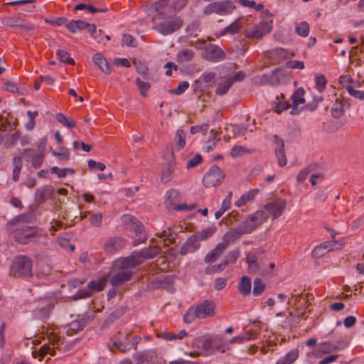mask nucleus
I'll return each instance as SVG.
<instances>
[{"label": "nucleus", "instance_id": "c85d7f7f", "mask_svg": "<svg viewBox=\"0 0 364 364\" xmlns=\"http://www.w3.org/2000/svg\"><path fill=\"white\" fill-rule=\"evenodd\" d=\"M88 23L83 20H73L66 23L67 28L73 33H75L78 31L86 29Z\"/></svg>", "mask_w": 364, "mask_h": 364}, {"label": "nucleus", "instance_id": "bb28decb", "mask_svg": "<svg viewBox=\"0 0 364 364\" xmlns=\"http://www.w3.org/2000/svg\"><path fill=\"white\" fill-rule=\"evenodd\" d=\"M331 244L330 242H325L324 243L316 246L312 251V256L314 258H320L326 255L331 250Z\"/></svg>", "mask_w": 364, "mask_h": 364}, {"label": "nucleus", "instance_id": "39448f33", "mask_svg": "<svg viewBox=\"0 0 364 364\" xmlns=\"http://www.w3.org/2000/svg\"><path fill=\"white\" fill-rule=\"evenodd\" d=\"M266 20L260 23L247 28L245 31V36L248 38H261L267 33H269L272 28V16L266 12Z\"/></svg>", "mask_w": 364, "mask_h": 364}, {"label": "nucleus", "instance_id": "4d7b16f0", "mask_svg": "<svg viewBox=\"0 0 364 364\" xmlns=\"http://www.w3.org/2000/svg\"><path fill=\"white\" fill-rule=\"evenodd\" d=\"M226 267H227V264L223 260V261H221L220 263H219L216 265H213L211 267L206 269L205 272L207 274H213L215 272H220L223 271Z\"/></svg>", "mask_w": 364, "mask_h": 364}, {"label": "nucleus", "instance_id": "13d9d810", "mask_svg": "<svg viewBox=\"0 0 364 364\" xmlns=\"http://www.w3.org/2000/svg\"><path fill=\"white\" fill-rule=\"evenodd\" d=\"M346 89L348 90V93L354 97L355 98L359 100L364 99V91L355 90L351 85H347Z\"/></svg>", "mask_w": 364, "mask_h": 364}, {"label": "nucleus", "instance_id": "338daca9", "mask_svg": "<svg viewBox=\"0 0 364 364\" xmlns=\"http://www.w3.org/2000/svg\"><path fill=\"white\" fill-rule=\"evenodd\" d=\"M327 80L324 75H320L316 77V85L319 92H322L326 87Z\"/></svg>", "mask_w": 364, "mask_h": 364}, {"label": "nucleus", "instance_id": "423d86ee", "mask_svg": "<svg viewBox=\"0 0 364 364\" xmlns=\"http://www.w3.org/2000/svg\"><path fill=\"white\" fill-rule=\"evenodd\" d=\"M183 21L179 16H170L156 24L153 28L164 36L170 35L178 31Z\"/></svg>", "mask_w": 364, "mask_h": 364}, {"label": "nucleus", "instance_id": "b1692460", "mask_svg": "<svg viewBox=\"0 0 364 364\" xmlns=\"http://www.w3.org/2000/svg\"><path fill=\"white\" fill-rule=\"evenodd\" d=\"M277 147L275 149V154L277 157V162L279 166H284L287 163V156L284 151V144L282 139L276 136Z\"/></svg>", "mask_w": 364, "mask_h": 364}, {"label": "nucleus", "instance_id": "f8f14e48", "mask_svg": "<svg viewBox=\"0 0 364 364\" xmlns=\"http://www.w3.org/2000/svg\"><path fill=\"white\" fill-rule=\"evenodd\" d=\"M143 262L137 252H134L129 257L122 259L120 261L119 268L127 271L132 272V269Z\"/></svg>", "mask_w": 364, "mask_h": 364}, {"label": "nucleus", "instance_id": "de8ad7c7", "mask_svg": "<svg viewBox=\"0 0 364 364\" xmlns=\"http://www.w3.org/2000/svg\"><path fill=\"white\" fill-rule=\"evenodd\" d=\"M173 169V165L169 163L167 167L162 171L161 177V182L166 183L171 181Z\"/></svg>", "mask_w": 364, "mask_h": 364}, {"label": "nucleus", "instance_id": "c9c22d12", "mask_svg": "<svg viewBox=\"0 0 364 364\" xmlns=\"http://www.w3.org/2000/svg\"><path fill=\"white\" fill-rule=\"evenodd\" d=\"M180 196V193L176 189H171L167 192L166 204L168 208H172L176 204L175 202Z\"/></svg>", "mask_w": 364, "mask_h": 364}, {"label": "nucleus", "instance_id": "2f4dec72", "mask_svg": "<svg viewBox=\"0 0 364 364\" xmlns=\"http://www.w3.org/2000/svg\"><path fill=\"white\" fill-rule=\"evenodd\" d=\"M299 356V350L293 349L281 358L276 364H291Z\"/></svg>", "mask_w": 364, "mask_h": 364}, {"label": "nucleus", "instance_id": "603ef678", "mask_svg": "<svg viewBox=\"0 0 364 364\" xmlns=\"http://www.w3.org/2000/svg\"><path fill=\"white\" fill-rule=\"evenodd\" d=\"M296 33L303 37H306L309 33V26L306 22H301L296 27Z\"/></svg>", "mask_w": 364, "mask_h": 364}, {"label": "nucleus", "instance_id": "4468645a", "mask_svg": "<svg viewBox=\"0 0 364 364\" xmlns=\"http://www.w3.org/2000/svg\"><path fill=\"white\" fill-rule=\"evenodd\" d=\"M132 228L135 232L136 238L134 240L133 245L136 246L140 243L144 242L147 237L144 232V228L143 225L136 219L132 218L131 220Z\"/></svg>", "mask_w": 364, "mask_h": 364}, {"label": "nucleus", "instance_id": "f3484780", "mask_svg": "<svg viewBox=\"0 0 364 364\" xmlns=\"http://www.w3.org/2000/svg\"><path fill=\"white\" fill-rule=\"evenodd\" d=\"M170 0H157L150 8L151 11L156 13L153 19H159L167 14L168 5Z\"/></svg>", "mask_w": 364, "mask_h": 364}, {"label": "nucleus", "instance_id": "6e6d98bb", "mask_svg": "<svg viewBox=\"0 0 364 364\" xmlns=\"http://www.w3.org/2000/svg\"><path fill=\"white\" fill-rule=\"evenodd\" d=\"M136 85L139 87V89L141 90V95L143 97L146 96V91L150 87V84L149 82H145L141 80L139 77H137L136 80Z\"/></svg>", "mask_w": 364, "mask_h": 364}, {"label": "nucleus", "instance_id": "5701e85b", "mask_svg": "<svg viewBox=\"0 0 364 364\" xmlns=\"http://www.w3.org/2000/svg\"><path fill=\"white\" fill-rule=\"evenodd\" d=\"M226 248L220 242L217 246L208 252L204 257L205 263H213L223 254Z\"/></svg>", "mask_w": 364, "mask_h": 364}, {"label": "nucleus", "instance_id": "412c9836", "mask_svg": "<svg viewBox=\"0 0 364 364\" xmlns=\"http://www.w3.org/2000/svg\"><path fill=\"white\" fill-rule=\"evenodd\" d=\"M54 193V188L50 186H46L36 190V200L38 203L46 202L52 198Z\"/></svg>", "mask_w": 364, "mask_h": 364}, {"label": "nucleus", "instance_id": "58836bf2", "mask_svg": "<svg viewBox=\"0 0 364 364\" xmlns=\"http://www.w3.org/2000/svg\"><path fill=\"white\" fill-rule=\"evenodd\" d=\"M200 22L193 21L186 28V33L191 36L197 37L200 31Z\"/></svg>", "mask_w": 364, "mask_h": 364}, {"label": "nucleus", "instance_id": "1a4fd4ad", "mask_svg": "<svg viewBox=\"0 0 364 364\" xmlns=\"http://www.w3.org/2000/svg\"><path fill=\"white\" fill-rule=\"evenodd\" d=\"M1 22L4 26L21 28L26 31L34 29L33 24L26 22L20 16H5L1 18Z\"/></svg>", "mask_w": 364, "mask_h": 364}, {"label": "nucleus", "instance_id": "cd10ccee", "mask_svg": "<svg viewBox=\"0 0 364 364\" xmlns=\"http://www.w3.org/2000/svg\"><path fill=\"white\" fill-rule=\"evenodd\" d=\"M176 56L178 63H185L193 60L195 57V52L188 48L181 49L178 51Z\"/></svg>", "mask_w": 364, "mask_h": 364}, {"label": "nucleus", "instance_id": "7ed1b4c3", "mask_svg": "<svg viewBox=\"0 0 364 364\" xmlns=\"http://www.w3.org/2000/svg\"><path fill=\"white\" fill-rule=\"evenodd\" d=\"M269 218L268 213L264 210L256 211L250 215L245 220L242 221L237 228L242 235L250 234L258 226L263 224Z\"/></svg>", "mask_w": 364, "mask_h": 364}, {"label": "nucleus", "instance_id": "393cba45", "mask_svg": "<svg viewBox=\"0 0 364 364\" xmlns=\"http://www.w3.org/2000/svg\"><path fill=\"white\" fill-rule=\"evenodd\" d=\"M32 220L33 216L30 213L21 214L9 221L6 227L26 225V223L31 222Z\"/></svg>", "mask_w": 364, "mask_h": 364}, {"label": "nucleus", "instance_id": "8fccbe9b", "mask_svg": "<svg viewBox=\"0 0 364 364\" xmlns=\"http://www.w3.org/2000/svg\"><path fill=\"white\" fill-rule=\"evenodd\" d=\"M56 119L60 124H62L63 126H65L69 129H73L76 125L75 122H74L71 120H69L67 118V117L65 114H63V113H58L56 114Z\"/></svg>", "mask_w": 364, "mask_h": 364}, {"label": "nucleus", "instance_id": "a211bd4d", "mask_svg": "<svg viewBox=\"0 0 364 364\" xmlns=\"http://www.w3.org/2000/svg\"><path fill=\"white\" fill-rule=\"evenodd\" d=\"M304 95V90L302 88H299L296 90L291 95V99L292 100V103L291 105V107L292 110L290 112L291 114H296L299 113V112L296 110L298 106L305 102V100L303 97Z\"/></svg>", "mask_w": 364, "mask_h": 364}, {"label": "nucleus", "instance_id": "3c124183", "mask_svg": "<svg viewBox=\"0 0 364 364\" xmlns=\"http://www.w3.org/2000/svg\"><path fill=\"white\" fill-rule=\"evenodd\" d=\"M209 128V125L207 123L200 124V125H196L193 126L190 129V132L192 134H196L197 133H201L202 134L205 135L207 134L208 130Z\"/></svg>", "mask_w": 364, "mask_h": 364}, {"label": "nucleus", "instance_id": "79ce46f5", "mask_svg": "<svg viewBox=\"0 0 364 364\" xmlns=\"http://www.w3.org/2000/svg\"><path fill=\"white\" fill-rule=\"evenodd\" d=\"M247 262L248 263L250 272H256L259 269V265L257 262V257L254 254H248L247 256Z\"/></svg>", "mask_w": 364, "mask_h": 364}, {"label": "nucleus", "instance_id": "0eeeda50", "mask_svg": "<svg viewBox=\"0 0 364 364\" xmlns=\"http://www.w3.org/2000/svg\"><path fill=\"white\" fill-rule=\"evenodd\" d=\"M235 6L230 0L212 2L208 4L203 9L204 15H210L213 14L218 15H227L235 9Z\"/></svg>", "mask_w": 364, "mask_h": 364}, {"label": "nucleus", "instance_id": "aec40b11", "mask_svg": "<svg viewBox=\"0 0 364 364\" xmlns=\"http://www.w3.org/2000/svg\"><path fill=\"white\" fill-rule=\"evenodd\" d=\"M349 107L348 102L342 97H336V102L331 108V114L335 118H340L344 114L345 107Z\"/></svg>", "mask_w": 364, "mask_h": 364}, {"label": "nucleus", "instance_id": "ea45409f", "mask_svg": "<svg viewBox=\"0 0 364 364\" xmlns=\"http://www.w3.org/2000/svg\"><path fill=\"white\" fill-rule=\"evenodd\" d=\"M232 83L233 80H229L228 79L225 80L224 82L218 83L215 89V93L218 95H223L225 94L228 91Z\"/></svg>", "mask_w": 364, "mask_h": 364}, {"label": "nucleus", "instance_id": "e2e57ef3", "mask_svg": "<svg viewBox=\"0 0 364 364\" xmlns=\"http://www.w3.org/2000/svg\"><path fill=\"white\" fill-rule=\"evenodd\" d=\"M102 221V215L101 213H97L91 215L90 218V224L95 227H100Z\"/></svg>", "mask_w": 364, "mask_h": 364}, {"label": "nucleus", "instance_id": "a19ab883", "mask_svg": "<svg viewBox=\"0 0 364 364\" xmlns=\"http://www.w3.org/2000/svg\"><path fill=\"white\" fill-rule=\"evenodd\" d=\"M75 10H82L86 9L90 13H96V12H107L109 11L108 8H102V9H97L92 5H87L82 3L78 4L75 7Z\"/></svg>", "mask_w": 364, "mask_h": 364}, {"label": "nucleus", "instance_id": "774afa93", "mask_svg": "<svg viewBox=\"0 0 364 364\" xmlns=\"http://www.w3.org/2000/svg\"><path fill=\"white\" fill-rule=\"evenodd\" d=\"M247 151V150L245 149V148H244L243 146H235L234 148H232V149L231 150V152H230V156L232 157H237V156H242V154H244L245 152Z\"/></svg>", "mask_w": 364, "mask_h": 364}, {"label": "nucleus", "instance_id": "6ab92c4d", "mask_svg": "<svg viewBox=\"0 0 364 364\" xmlns=\"http://www.w3.org/2000/svg\"><path fill=\"white\" fill-rule=\"evenodd\" d=\"M94 64L105 75L111 73V68L106 58L101 53H95L92 57Z\"/></svg>", "mask_w": 364, "mask_h": 364}, {"label": "nucleus", "instance_id": "f257e3e1", "mask_svg": "<svg viewBox=\"0 0 364 364\" xmlns=\"http://www.w3.org/2000/svg\"><path fill=\"white\" fill-rule=\"evenodd\" d=\"M8 233L18 244L28 245L36 242L43 236V232L38 226H11L6 227Z\"/></svg>", "mask_w": 364, "mask_h": 364}, {"label": "nucleus", "instance_id": "e433bc0d", "mask_svg": "<svg viewBox=\"0 0 364 364\" xmlns=\"http://www.w3.org/2000/svg\"><path fill=\"white\" fill-rule=\"evenodd\" d=\"M216 230L217 228L215 227H210L201 231L196 232L194 235L199 241L205 240L210 237L216 232Z\"/></svg>", "mask_w": 364, "mask_h": 364}, {"label": "nucleus", "instance_id": "37998d69", "mask_svg": "<svg viewBox=\"0 0 364 364\" xmlns=\"http://www.w3.org/2000/svg\"><path fill=\"white\" fill-rule=\"evenodd\" d=\"M240 256V250L238 249H235L230 252H228L225 257L223 261L225 262L227 266L230 264H235Z\"/></svg>", "mask_w": 364, "mask_h": 364}, {"label": "nucleus", "instance_id": "20e7f679", "mask_svg": "<svg viewBox=\"0 0 364 364\" xmlns=\"http://www.w3.org/2000/svg\"><path fill=\"white\" fill-rule=\"evenodd\" d=\"M11 272L21 277L32 276V260L30 257L21 255L16 257L11 266Z\"/></svg>", "mask_w": 364, "mask_h": 364}, {"label": "nucleus", "instance_id": "72a5a7b5", "mask_svg": "<svg viewBox=\"0 0 364 364\" xmlns=\"http://www.w3.org/2000/svg\"><path fill=\"white\" fill-rule=\"evenodd\" d=\"M13 180L18 181L19 179V173L22 168V159L21 156H14L13 159Z\"/></svg>", "mask_w": 364, "mask_h": 364}, {"label": "nucleus", "instance_id": "a878e982", "mask_svg": "<svg viewBox=\"0 0 364 364\" xmlns=\"http://www.w3.org/2000/svg\"><path fill=\"white\" fill-rule=\"evenodd\" d=\"M161 252V247L157 245L151 246L149 248L143 249L137 252L141 259H151L159 255Z\"/></svg>", "mask_w": 364, "mask_h": 364}, {"label": "nucleus", "instance_id": "680f3d73", "mask_svg": "<svg viewBox=\"0 0 364 364\" xmlns=\"http://www.w3.org/2000/svg\"><path fill=\"white\" fill-rule=\"evenodd\" d=\"M177 235L171 228L167 229L166 238H165V245L168 246L176 242Z\"/></svg>", "mask_w": 364, "mask_h": 364}, {"label": "nucleus", "instance_id": "c756f323", "mask_svg": "<svg viewBox=\"0 0 364 364\" xmlns=\"http://www.w3.org/2000/svg\"><path fill=\"white\" fill-rule=\"evenodd\" d=\"M50 354V355H55V350L54 348H51L49 345H43L41 347L39 350H33L32 352V355L33 358L39 357V360H42L43 357L47 355Z\"/></svg>", "mask_w": 364, "mask_h": 364}, {"label": "nucleus", "instance_id": "4be33fe9", "mask_svg": "<svg viewBox=\"0 0 364 364\" xmlns=\"http://www.w3.org/2000/svg\"><path fill=\"white\" fill-rule=\"evenodd\" d=\"M242 234L239 230L237 227L230 230V231L227 232L223 237V242L220 243L225 247V248H228V247L232 244L234 243L237 240H238Z\"/></svg>", "mask_w": 364, "mask_h": 364}, {"label": "nucleus", "instance_id": "864d4df0", "mask_svg": "<svg viewBox=\"0 0 364 364\" xmlns=\"http://www.w3.org/2000/svg\"><path fill=\"white\" fill-rule=\"evenodd\" d=\"M53 154L55 156H58V159L60 161H67L70 159L68 149L65 147H61L58 152L53 151Z\"/></svg>", "mask_w": 364, "mask_h": 364}, {"label": "nucleus", "instance_id": "052dcab7", "mask_svg": "<svg viewBox=\"0 0 364 364\" xmlns=\"http://www.w3.org/2000/svg\"><path fill=\"white\" fill-rule=\"evenodd\" d=\"M122 43L129 47H136L137 43L136 39L129 34H124L122 36Z\"/></svg>", "mask_w": 364, "mask_h": 364}, {"label": "nucleus", "instance_id": "f03ea898", "mask_svg": "<svg viewBox=\"0 0 364 364\" xmlns=\"http://www.w3.org/2000/svg\"><path fill=\"white\" fill-rule=\"evenodd\" d=\"M215 304L212 300H203L187 310L183 316V321L189 324L196 318L205 319L212 317L215 314Z\"/></svg>", "mask_w": 364, "mask_h": 364}, {"label": "nucleus", "instance_id": "49530a36", "mask_svg": "<svg viewBox=\"0 0 364 364\" xmlns=\"http://www.w3.org/2000/svg\"><path fill=\"white\" fill-rule=\"evenodd\" d=\"M50 172L52 173L57 174L59 178H63L66 176L67 174L73 175L75 173V170L71 168H65L60 169L56 166L52 167L50 168Z\"/></svg>", "mask_w": 364, "mask_h": 364}, {"label": "nucleus", "instance_id": "69168bd1", "mask_svg": "<svg viewBox=\"0 0 364 364\" xmlns=\"http://www.w3.org/2000/svg\"><path fill=\"white\" fill-rule=\"evenodd\" d=\"M92 295L90 291L87 289H81L77 291V294L73 296V300H78L80 299H85L90 297Z\"/></svg>", "mask_w": 364, "mask_h": 364}, {"label": "nucleus", "instance_id": "f704fd0d", "mask_svg": "<svg viewBox=\"0 0 364 364\" xmlns=\"http://www.w3.org/2000/svg\"><path fill=\"white\" fill-rule=\"evenodd\" d=\"M83 326L84 325L81 321L78 320H75L68 325L66 333L68 336H73V334L77 333L80 331H82Z\"/></svg>", "mask_w": 364, "mask_h": 364}, {"label": "nucleus", "instance_id": "09e8293b", "mask_svg": "<svg viewBox=\"0 0 364 364\" xmlns=\"http://www.w3.org/2000/svg\"><path fill=\"white\" fill-rule=\"evenodd\" d=\"M265 284L261 279L256 278L254 280L252 293L255 296H259L263 293L265 289Z\"/></svg>", "mask_w": 364, "mask_h": 364}, {"label": "nucleus", "instance_id": "a18cd8bd", "mask_svg": "<svg viewBox=\"0 0 364 364\" xmlns=\"http://www.w3.org/2000/svg\"><path fill=\"white\" fill-rule=\"evenodd\" d=\"M57 57L58 60L64 63H69L70 65H74L75 61L70 58V54L68 51L65 50L60 49L57 52Z\"/></svg>", "mask_w": 364, "mask_h": 364}, {"label": "nucleus", "instance_id": "bf43d9fd", "mask_svg": "<svg viewBox=\"0 0 364 364\" xmlns=\"http://www.w3.org/2000/svg\"><path fill=\"white\" fill-rule=\"evenodd\" d=\"M20 139V132L16 131L12 135H11L5 141V146L7 147L12 146L16 144Z\"/></svg>", "mask_w": 364, "mask_h": 364}, {"label": "nucleus", "instance_id": "6e6552de", "mask_svg": "<svg viewBox=\"0 0 364 364\" xmlns=\"http://www.w3.org/2000/svg\"><path fill=\"white\" fill-rule=\"evenodd\" d=\"M224 177L219 167L213 166L203 177V184L207 188L215 187L220 183Z\"/></svg>", "mask_w": 364, "mask_h": 364}, {"label": "nucleus", "instance_id": "dca6fc26", "mask_svg": "<svg viewBox=\"0 0 364 364\" xmlns=\"http://www.w3.org/2000/svg\"><path fill=\"white\" fill-rule=\"evenodd\" d=\"M200 247V241L198 240L196 236L193 234L190 236L186 242L183 245L181 248L180 254L181 255H186L188 253H192Z\"/></svg>", "mask_w": 364, "mask_h": 364}, {"label": "nucleus", "instance_id": "7c9ffc66", "mask_svg": "<svg viewBox=\"0 0 364 364\" xmlns=\"http://www.w3.org/2000/svg\"><path fill=\"white\" fill-rule=\"evenodd\" d=\"M113 347H111V350L114 351V347L120 352H125L130 348L131 344L129 342H124V340H120L115 336L112 339Z\"/></svg>", "mask_w": 364, "mask_h": 364}, {"label": "nucleus", "instance_id": "2eb2a0df", "mask_svg": "<svg viewBox=\"0 0 364 364\" xmlns=\"http://www.w3.org/2000/svg\"><path fill=\"white\" fill-rule=\"evenodd\" d=\"M132 277V272H127L119 268L117 272L113 273V275L110 278V283L113 286L117 287L129 281Z\"/></svg>", "mask_w": 364, "mask_h": 364}, {"label": "nucleus", "instance_id": "5fc2aeb1", "mask_svg": "<svg viewBox=\"0 0 364 364\" xmlns=\"http://www.w3.org/2000/svg\"><path fill=\"white\" fill-rule=\"evenodd\" d=\"M134 64L136 65L137 73L142 75L144 77L147 78L149 75V68L147 66L141 62L137 63L135 60L134 61Z\"/></svg>", "mask_w": 364, "mask_h": 364}, {"label": "nucleus", "instance_id": "473e14b6", "mask_svg": "<svg viewBox=\"0 0 364 364\" xmlns=\"http://www.w3.org/2000/svg\"><path fill=\"white\" fill-rule=\"evenodd\" d=\"M238 289H239L240 292L242 294H244V295L249 294L251 291L250 279L247 276H243L241 278Z\"/></svg>", "mask_w": 364, "mask_h": 364}, {"label": "nucleus", "instance_id": "c03bdc74", "mask_svg": "<svg viewBox=\"0 0 364 364\" xmlns=\"http://www.w3.org/2000/svg\"><path fill=\"white\" fill-rule=\"evenodd\" d=\"M106 282L105 278L100 279L98 281H92L88 284V289L91 293L93 291H101L104 289Z\"/></svg>", "mask_w": 364, "mask_h": 364}, {"label": "nucleus", "instance_id": "ddd939ff", "mask_svg": "<svg viewBox=\"0 0 364 364\" xmlns=\"http://www.w3.org/2000/svg\"><path fill=\"white\" fill-rule=\"evenodd\" d=\"M125 244V240L120 237H112L109 238L104 245V250L107 253H114L121 250Z\"/></svg>", "mask_w": 364, "mask_h": 364}, {"label": "nucleus", "instance_id": "0e129e2a", "mask_svg": "<svg viewBox=\"0 0 364 364\" xmlns=\"http://www.w3.org/2000/svg\"><path fill=\"white\" fill-rule=\"evenodd\" d=\"M189 87V83L186 81H183L180 82L178 85V87L171 90L170 92L171 93L176 94V95H181L182 94L188 87Z\"/></svg>", "mask_w": 364, "mask_h": 364}, {"label": "nucleus", "instance_id": "9d476101", "mask_svg": "<svg viewBox=\"0 0 364 364\" xmlns=\"http://www.w3.org/2000/svg\"><path fill=\"white\" fill-rule=\"evenodd\" d=\"M225 52L217 45L208 44L202 53V58L208 61H218L225 58Z\"/></svg>", "mask_w": 364, "mask_h": 364}, {"label": "nucleus", "instance_id": "9b49d317", "mask_svg": "<svg viewBox=\"0 0 364 364\" xmlns=\"http://www.w3.org/2000/svg\"><path fill=\"white\" fill-rule=\"evenodd\" d=\"M286 205L287 201L285 200H277L267 203L264 208L267 211L266 213H269L272 219L275 220L282 215Z\"/></svg>", "mask_w": 364, "mask_h": 364}, {"label": "nucleus", "instance_id": "4c0bfd02", "mask_svg": "<svg viewBox=\"0 0 364 364\" xmlns=\"http://www.w3.org/2000/svg\"><path fill=\"white\" fill-rule=\"evenodd\" d=\"M176 148L178 151L181 150L186 145V133L182 129H178L175 136Z\"/></svg>", "mask_w": 364, "mask_h": 364}]
</instances>
